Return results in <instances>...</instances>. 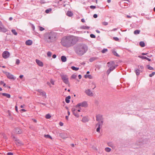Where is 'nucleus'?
<instances>
[{
  "label": "nucleus",
  "instance_id": "obj_33",
  "mask_svg": "<svg viewBox=\"0 0 155 155\" xmlns=\"http://www.w3.org/2000/svg\"><path fill=\"white\" fill-rule=\"evenodd\" d=\"M71 68L73 70H75L76 71H78L79 69L78 68L75 67L74 66H72L71 67Z\"/></svg>",
  "mask_w": 155,
  "mask_h": 155
},
{
  "label": "nucleus",
  "instance_id": "obj_4",
  "mask_svg": "<svg viewBox=\"0 0 155 155\" xmlns=\"http://www.w3.org/2000/svg\"><path fill=\"white\" fill-rule=\"evenodd\" d=\"M68 40V36L63 37L61 40V43L62 45L64 46L69 47V44Z\"/></svg>",
  "mask_w": 155,
  "mask_h": 155
},
{
  "label": "nucleus",
  "instance_id": "obj_24",
  "mask_svg": "<svg viewBox=\"0 0 155 155\" xmlns=\"http://www.w3.org/2000/svg\"><path fill=\"white\" fill-rule=\"evenodd\" d=\"M61 59L62 62H65L66 61L67 59L66 57L64 56H62L61 57Z\"/></svg>",
  "mask_w": 155,
  "mask_h": 155
},
{
  "label": "nucleus",
  "instance_id": "obj_42",
  "mask_svg": "<svg viewBox=\"0 0 155 155\" xmlns=\"http://www.w3.org/2000/svg\"><path fill=\"white\" fill-rule=\"evenodd\" d=\"M155 74V72H152L151 74H150L149 75V76L150 77H152L153 76H154Z\"/></svg>",
  "mask_w": 155,
  "mask_h": 155
},
{
  "label": "nucleus",
  "instance_id": "obj_1",
  "mask_svg": "<svg viewBox=\"0 0 155 155\" xmlns=\"http://www.w3.org/2000/svg\"><path fill=\"white\" fill-rule=\"evenodd\" d=\"M56 36L55 33L51 31L45 33L44 36V39L48 43H51L55 41Z\"/></svg>",
  "mask_w": 155,
  "mask_h": 155
},
{
  "label": "nucleus",
  "instance_id": "obj_27",
  "mask_svg": "<svg viewBox=\"0 0 155 155\" xmlns=\"http://www.w3.org/2000/svg\"><path fill=\"white\" fill-rule=\"evenodd\" d=\"M80 28L84 29H88L90 28V27L88 26L83 25L81 26Z\"/></svg>",
  "mask_w": 155,
  "mask_h": 155
},
{
  "label": "nucleus",
  "instance_id": "obj_25",
  "mask_svg": "<svg viewBox=\"0 0 155 155\" xmlns=\"http://www.w3.org/2000/svg\"><path fill=\"white\" fill-rule=\"evenodd\" d=\"M21 131L19 128H17L15 130V133L17 134H21Z\"/></svg>",
  "mask_w": 155,
  "mask_h": 155
},
{
  "label": "nucleus",
  "instance_id": "obj_29",
  "mask_svg": "<svg viewBox=\"0 0 155 155\" xmlns=\"http://www.w3.org/2000/svg\"><path fill=\"white\" fill-rule=\"evenodd\" d=\"M97 59V58L96 57H92V58H91L89 59V61L90 62H92L93 61L96 60Z\"/></svg>",
  "mask_w": 155,
  "mask_h": 155
},
{
  "label": "nucleus",
  "instance_id": "obj_18",
  "mask_svg": "<svg viewBox=\"0 0 155 155\" xmlns=\"http://www.w3.org/2000/svg\"><path fill=\"white\" fill-rule=\"evenodd\" d=\"M102 125H101V124H96V127L98 126L96 130V131L97 132L100 133L101 127H102Z\"/></svg>",
  "mask_w": 155,
  "mask_h": 155
},
{
  "label": "nucleus",
  "instance_id": "obj_49",
  "mask_svg": "<svg viewBox=\"0 0 155 155\" xmlns=\"http://www.w3.org/2000/svg\"><path fill=\"white\" fill-rule=\"evenodd\" d=\"M113 38L114 40L116 41H118L119 40L118 38L117 37H114Z\"/></svg>",
  "mask_w": 155,
  "mask_h": 155
},
{
  "label": "nucleus",
  "instance_id": "obj_61",
  "mask_svg": "<svg viewBox=\"0 0 155 155\" xmlns=\"http://www.w3.org/2000/svg\"><path fill=\"white\" fill-rule=\"evenodd\" d=\"M81 75H78V78L79 79H81Z\"/></svg>",
  "mask_w": 155,
  "mask_h": 155
},
{
  "label": "nucleus",
  "instance_id": "obj_3",
  "mask_svg": "<svg viewBox=\"0 0 155 155\" xmlns=\"http://www.w3.org/2000/svg\"><path fill=\"white\" fill-rule=\"evenodd\" d=\"M107 64L108 67L109 68V69L107 70V74L108 75L110 72L115 68L117 66L115 65L114 62L113 61H110L108 62Z\"/></svg>",
  "mask_w": 155,
  "mask_h": 155
},
{
  "label": "nucleus",
  "instance_id": "obj_38",
  "mask_svg": "<svg viewBox=\"0 0 155 155\" xmlns=\"http://www.w3.org/2000/svg\"><path fill=\"white\" fill-rule=\"evenodd\" d=\"M51 55H52V53L50 51H48L47 53V55L48 56V57H51Z\"/></svg>",
  "mask_w": 155,
  "mask_h": 155
},
{
  "label": "nucleus",
  "instance_id": "obj_16",
  "mask_svg": "<svg viewBox=\"0 0 155 155\" xmlns=\"http://www.w3.org/2000/svg\"><path fill=\"white\" fill-rule=\"evenodd\" d=\"M35 61L37 64L39 66L42 67L43 66V63L41 61L37 59L35 60Z\"/></svg>",
  "mask_w": 155,
  "mask_h": 155
},
{
  "label": "nucleus",
  "instance_id": "obj_23",
  "mask_svg": "<svg viewBox=\"0 0 155 155\" xmlns=\"http://www.w3.org/2000/svg\"><path fill=\"white\" fill-rule=\"evenodd\" d=\"M71 97L70 96H68L66 97L65 101L66 103H68L70 102V99Z\"/></svg>",
  "mask_w": 155,
  "mask_h": 155
},
{
  "label": "nucleus",
  "instance_id": "obj_35",
  "mask_svg": "<svg viewBox=\"0 0 155 155\" xmlns=\"http://www.w3.org/2000/svg\"><path fill=\"white\" fill-rule=\"evenodd\" d=\"M105 150L106 151L109 152L110 151H111V149L109 147H106L105 149Z\"/></svg>",
  "mask_w": 155,
  "mask_h": 155
},
{
  "label": "nucleus",
  "instance_id": "obj_13",
  "mask_svg": "<svg viewBox=\"0 0 155 155\" xmlns=\"http://www.w3.org/2000/svg\"><path fill=\"white\" fill-rule=\"evenodd\" d=\"M85 92L88 96L90 97H92L94 95V94L90 89L86 90L85 91Z\"/></svg>",
  "mask_w": 155,
  "mask_h": 155
},
{
  "label": "nucleus",
  "instance_id": "obj_50",
  "mask_svg": "<svg viewBox=\"0 0 155 155\" xmlns=\"http://www.w3.org/2000/svg\"><path fill=\"white\" fill-rule=\"evenodd\" d=\"M51 11V9H46L45 11V12L47 13H48L49 12Z\"/></svg>",
  "mask_w": 155,
  "mask_h": 155
},
{
  "label": "nucleus",
  "instance_id": "obj_56",
  "mask_svg": "<svg viewBox=\"0 0 155 155\" xmlns=\"http://www.w3.org/2000/svg\"><path fill=\"white\" fill-rule=\"evenodd\" d=\"M56 54H53L52 55V58H56Z\"/></svg>",
  "mask_w": 155,
  "mask_h": 155
},
{
  "label": "nucleus",
  "instance_id": "obj_63",
  "mask_svg": "<svg viewBox=\"0 0 155 155\" xmlns=\"http://www.w3.org/2000/svg\"><path fill=\"white\" fill-rule=\"evenodd\" d=\"M88 75H87V74H86L84 75V77L85 78H88Z\"/></svg>",
  "mask_w": 155,
  "mask_h": 155
},
{
  "label": "nucleus",
  "instance_id": "obj_11",
  "mask_svg": "<svg viewBox=\"0 0 155 155\" xmlns=\"http://www.w3.org/2000/svg\"><path fill=\"white\" fill-rule=\"evenodd\" d=\"M5 74L7 76V77L8 78L10 79H12L14 80L15 79V78L14 75L8 72H5Z\"/></svg>",
  "mask_w": 155,
  "mask_h": 155
},
{
  "label": "nucleus",
  "instance_id": "obj_52",
  "mask_svg": "<svg viewBox=\"0 0 155 155\" xmlns=\"http://www.w3.org/2000/svg\"><path fill=\"white\" fill-rule=\"evenodd\" d=\"M31 27L33 30L34 31L35 29V27L34 25H32Z\"/></svg>",
  "mask_w": 155,
  "mask_h": 155
},
{
  "label": "nucleus",
  "instance_id": "obj_34",
  "mask_svg": "<svg viewBox=\"0 0 155 155\" xmlns=\"http://www.w3.org/2000/svg\"><path fill=\"white\" fill-rule=\"evenodd\" d=\"M140 31L139 30H136L134 32V34L135 35L139 34L140 33Z\"/></svg>",
  "mask_w": 155,
  "mask_h": 155
},
{
  "label": "nucleus",
  "instance_id": "obj_47",
  "mask_svg": "<svg viewBox=\"0 0 155 155\" xmlns=\"http://www.w3.org/2000/svg\"><path fill=\"white\" fill-rule=\"evenodd\" d=\"M20 63V60L18 59H17L16 60V64H19Z\"/></svg>",
  "mask_w": 155,
  "mask_h": 155
},
{
  "label": "nucleus",
  "instance_id": "obj_59",
  "mask_svg": "<svg viewBox=\"0 0 155 155\" xmlns=\"http://www.w3.org/2000/svg\"><path fill=\"white\" fill-rule=\"evenodd\" d=\"M15 109L16 111L17 112L18 111V107L16 106H15Z\"/></svg>",
  "mask_w": 155,
  "mask_h": 155
},
{
  "label": "nucleus",
  "instance_id": "obj_46",
  "mask_svg": "<svg viewBox=\"0 0 155 155\" xmlns=\"http://www.w3.org/2000/svg\"><path fill=\"white\" fill-rule=\"evenodd\" d=\"M90 36L91 38H95L96 37L95 35L93 34H91L90 35Z\"/></svg>",
  "mask_w": 155,
  "mask_h": 155
},
{
  "label": "nucleus",
  "instance_id": "obj_12",
  "mask_svg": "<svg viewBox=\"0 0 155 155\" xmlns=\"http://www.w3.org/2000/svg\"><path fill=\"white\" fill-rule=\"evenodd\" d=\"M10 56V53L8 51H4L2 54V56L5 59L8 58Z\"/></svg>",
  "mask_w": 155,
  "mask_h": 155
},
{
  "label": "nucleus",
  "instance_id": "obj_45",
  "mask_svg": "<svg viewBox=\"0 0 155 155\" xmlns=\"http://www.w3.org/2000/svg\"><path fill=\"white\" fill-rule=\"evenodd\" d=\"M76 77L77 75L75 74H73V75H72L71 76V78L73 79L75 78Z\"/></svg>",
  "mask_w": 155,
  "mask_h": 155
},
{
  "label": "nucleus",
  "instance_id": "obj_57",
  "mask_svg": "<svg viewBox=\"0 0 155 155\" xmlns=\"http://www.w3.org/2000/svg\"><path fill=\"white\" fill-rule=\"evenodd\" d=\"M88 78H89V79H91V75H88Z\"/></svg>",
  "mask_w": 155,
  "mask_h": 155
},
{
  "label": "nucleus",
  "instance_id": "obj_36",
  "mask_svg": "<svg viewBox=\"0 0 155 155\" xmlns=\"http://www.w3.org/2000/svg\"><path fill=\"white\" fill-rule=\"evenodd\" d=\"M112 52H113V54L114 55H115L116 56H117V57L119 56V55L117 53V52L115 51H113Z\"/></svg>",
  "mask_w": 155,
  "mask_h": 155
},
{
  "label": "nucleus",
  "instance_id": "obj_31",
  "mask_svg": "<svg viewBox=\"0 0 155 155\" xmlns=\"http://www.w3.org/2000/svg\"><path fill=\"white\" fill-rule=\"evenodd\" d=\"M141 47H144L145 46V44L144 43L143 41H140V42L139 43Z\"/></svg>",
  "mask_w": 155,
  "mask_h": 155
},
{
  "label": "nucleus",
  "instance_id": "obj_32",
  "mask_svg": "<svg viewBox=\"0 0 155 155\" xmlns=\"http://www.w3.org/2000/svg\"><path fill=\"white\" fill-rule=\"evenodd\" d=\"M135 72L137 75H139L140 74V70L138 69H136Z\"/></svg>",
  "mask_w": 155,
  "mask_h": 155
},
{
  "label": "nucleus",
  "instance_id": "obj_8",
  "mask_svg": "<svg viewBox=\"0 0 155 155\" xmlns=\"http://www.w3.org/2000/svg\"><path fill=\"white\" fill-rule=\"evenodd\" d=\"M96 120L98 122L97 124H101L103 125V119L102 116L101 114H98L96 116Z\"/></svg>",
  "mask_w": 155,
  "mask_h": 155
},
{
  "label": "nucleus",
  "instance_id": "obj_26",
  "mask_svg": "<svg viewBox=\"0 0 155 155\" xmlns=\"http://www.w3.org/2000/svg\"><path fill=\"white\" fill-rule=\"evenodd\" d=\"M107 144L110 147L112 148H114L115 147L113 143L111 142L108 143Z\"/></svg>",
  "mask_w": 155,
  "mask_h": 155
},
{
  "label": "nucleus",
  "instance_id": "obj_6",
  "mask_svg": "<svg viewBox=\"0 0 155 155\" xmlns=\"http://www.w3.org/2000/svg\"><path fill=\"white\" fill-rule=\"evenodd\" d=\"M69 47L73 45L76 42V39L73 36H68Z\"/></svg>",
  "mask_w": 155,
  "mask_h": 155
},
{
  "label": "nucleus",
  "instance_id": "obj_17",
  "mask_svg": "<svg viewBox=\"0 0 155 155\" xmlns=\"http://www.w3.org/2000/svg\"><path fill=\"white\" fill-rule=\"evenodd\" d=\"M60 136L62 138L65 139L68 137V135L66 133H63L60 134Z\"/></svg>",
  "mask_w": 155,
  "mask_h": 155
},
{
  "label": "nucleus",
  "instance_id": "obj_54",
  "mask_svg": "<svg viewBox=\"0 0 155 155\" xmlns=\"http://www.w3.org/2000/svg\"><path fill=\"white\" fill-rule=\"evenodd\" d=\"M8 155H13V153L12 152H8L7 153Z\"/></svg>",
  "mask_w": 155,
  "mask_h": 155
},
{
  "label": "nucleus",
  "instance_id": "obj_40",
  "mask_svg": "<svg viewBox=\"0 0 155 155\" xmlns=\"http://www.w3.org/2000/svg\"><path fill=\"white\" fill-rule=\"evenodd\" d=\"M38 27L39 28V29L40 31H42L45 30V28L39 26Z\"/></svg>",
  "mask_w": 155,
  "mask_h": 155
},
{
  "label": "nucleus",
  "instance_id": "obj_58",
  "mask_svg": "<svg viewBox=\"0 0 155 155\" xmlns=\"http://www.w3.org/2000/svg\"><path fill=\"white\" fill-rule=\"evenodd\" d=\"M21 110L23 112H25L26 111V110L24 109H21Z\"/></svg>",
  "mask_w": 155,
  "mask_h": 155
},
{
  "label": "nucleus",
  "instance_id": "obj_41",
  "mask_svg": "<svg viewBox=\"0 0 155 155\" xmlns=\"http://www.w3.org/2000/svg\"><path fill=\"white\" fill-rule=\"evenodd\" d=\"M108 50L107 49H104L101 52L103 53H104L107 51Z\"/></svg>",
  "mask_w": 155,
  "mask_h": 155
},
{
  "label": "nucleus",
  "instance_id": "obj_64",
  "mask_svg": "<svg viewBox=\"0 0 155 155\" xmlns=\"http://www.w3.org/2000/svg\"><path fill=\"white\" fill-rule=\"evenodd\" d=\"M23 77V75H21L19 76V78H22Z\"/></svg>",
  "mask_w": 155,
  "mask_h": 155
},
{
  "label": "nucleus",
  "instance_id": "obj_44",
  "mask_svg": "<svg viewBox=\"0 0 155 155\" xmlns=\"http://www.w3.org/2000/svg\"><path fill=\"white\" fill-rule=\"evenodd\" d=\"M45 137H46L49 138L51 139H52L50 135H49L48 134H47V135H45Z\"/></svg>",
  "mask_w": 155,
  "mask_h": 155
},
{
  "label": "nucleus",
  "instance_id": "obj_39",
  "mask_svg": "<svg viewBox=\"0 0 155 155\" xmlns=\"http://www.w3.org/2000/svg\"><path fill=\"white\" fill-rule=\"evenodd\" d=\"M147 68L150 70H152L153 69V68L150 66L149 65H147Z\"/></svg>",
  "mask_w": 155,
  "mask_h": 155
},
{
  "label": "nucleus",
  "instance_id": "obj_30",
  "mask_svg": "<svg viewBox=\"0 0 155 155\" xmlns=\"http://www.w3.org/2000/svg\"><path fill=\"white\" fill-rule=\"evenodd\" d=\"M11 31L12 33L15 35H16L18 34L17 32L16 31L15 29H12L11 30Z\"/></svg>",
  "mask_w": 155,
  "mask_h": 155
},
{
  "label": "nucleus",
  "instance_id": "obj_14",
  "mask_svg": "<svg viewBox=\"0 0 155 155\" xmlns=\"http://www.w3.org/2000/svg\"><path fill=\"white\" fill-rule=\"evenodd\" d=\"M37 91L40 93V94L44 98L46 97V93L45 92L41 90H38Z\"/></svg>",
  "mask_w": 155,
  "mask_h": 155
},
{
  "label": "nucleus",
  "instance_id": "obj_5",
  "mask_svg": "<svg viewBox=\"0 0 155 155\" xmlns=\"http://www.w3.org/2000/svg\"><path fill=\"white\" fill-rule=\"evenodd\" d=\"M61 79L63 82L66 84H69L68 76L66 74H61L60 75Z\"/></svg>",
  "mask_w": 155,
  "mask_h": 155
},
{
  "label": "nucleus",
  "instance_id": "obj_60",
  "mask_svg": "<svg viewBox=\"0 0 155 155\" xmlns=\"http://www.w3.org/2000/svg\"><path fill=\"white\" fill-rule=\"evenodd\" d=\"M147 54V53H142L141 54L142 55H146Z\"/></svg>",
  "mask_w": 155,
  "mask_h": 155
},
{
  "label": "nucleus",
  "instance_id": "obj_2",
  "mask_svg": "<svg viewBox=\"0 0 155 155\" xmlns=\"http://www.w3.org/2000/svg\"><path fill=\"white\" fill-rule=\"evenodd\" d=\"M88 48L87 45L81 44L77 46L75 49V52L79 55H82L87 51Z\"/></svg>",
  "mask_w": 155,
  "mask_h": 155
},
{
  "label": "nucleus",
  "instance_id": "obj_55",
  "mask_svg": "<svg viewBox=\"0 0 155 155\" xmlns=\"http://www.w3.org/2000/svg\"><path fill=\"white\" fill-rule=\"evenodd\" d=\"M97 15L96 14H95L93 15V17L95 18H97Z\"/></svg>",
  "mask_w": 155,
  "mask_h": 155
},
{
  "label": "nucleus",
  "instance_id": "obj_19",
  "mask_svg": "<svg viewBox=\"0 0 155 155\" xmlns=\"http://www.w3.org/2000/svg\"><path fill=\"white\" fill-rule=\"evenodd\" d=\"M32 44V41L31 40H28L26 41L25 42V44L27 45H30Z\"/></svg>",
  "mask_w": 155,
  "mask_h": 155
},
{
  "label": "nucleus",
  "instance_id": "obj_7",
  "mask_svg": "<svg viewBox=\"0 0 155 155\" xmlns=\"http://www.w3.org/2000/svg\"><path fill=\"white\" fill-rule=\"evenodd\" d=\"M149 142V140L147 139H141L137 141V144L140 145L142 144L147 143Z\"/></svg>",
  "mask_w": 155,
  "mask_h": 155
},
{
  "label": "nucleus",
  "instance_id": "obj_20",
  "mask_svg": "<svg viewBox=\"0 0 155 155\" xmlns=\"http://www.w3.org/2000/svg\"><path fill=\"white\" fill-rule=\"evenodd\" d=\"M88 120H89L88 118V117H84L82 118V121L84 123L88 121Z\"/></svg>",
  "mask_w": 155,
  "mask_h": 155
},
{
  "label": "nucleus",
  "instance_id": "obj_21",
  "mask_svg": "<svg viewBox=\"0 0 155 155\" xmlns=\"http://www.w3.org/2000/svg\"><path fill=\"white\" fill-rule=\"evenodd\" d=\"M1 94H2V95L3 96H5V97H6L7 98H10L11 97V95L9 94L5 93H1Z\"/></svg>",
  "mask_w": 155,
  "mask_h": 155
},
{
  "label": "nucleus",
  "instance_id": "obj_62",
  "mask_svg": "<svg viewBox=\"0 0 155 155\" xmlns=\"http://www.w3.org/2000/svg\"><path fill=\"white\" fill-rule=\"evenodd\" d=\"M81 21L82 22H84L85 21L84 19H82L81 20Z\"/></svg>",
  "mask_w": 155,
  "mask_h": 155
},
{
  "label": "nucleus",
  "instance_id": "obj_22",
  "mask_svg": "<svg viewBox=\"0 0 155 155\" xmlns=\"http://www.w3.org/2000/svg\"><path fill=\"white\" fill-rule=\"evenodd\" d=\"M138 57H139L141 59H146L148 61H151V59H150L149 58L145 56H139Z\"/></svg>",
  "mask_w": 155,
  "mask_h": 155
},
{
  "label": "nucleus",
  "instance_id": "obj_15",
  "mask_svg": "<svg viewBox=\"0 0 155 155\" xmlns=\"http://www.w3.org/2000/svg\"><path fill=\"white\" fill-rule=\"evenodd\" d=\"M72 111L73 114L76 117H79V114L77 112V110L74 108H72L71 109Z\"/></svg>",
  "mask_w": 155,
  "mask_h": 155
},
{
  "label": "nucleus",
  "instance_id": "obj_9",
  "mask_svg": "<svg viewBox=\"0 0 155 155\" xmlns=\"http://www.w3.org/2000/svg\"><path fill=\"white\" fill-rule=\"evenodd\" d=\"M88 104L87 102L84 101L83 102L80 103L78 104L76 106V107H86L87 106Z\"/></svg>",
  "mask_w": 155,
  "mask_h": 155
},
{
  "label": "nucleus",
  "instance_id": "obj_37",
  "mask_svg": "<svg viewBox=\"0 0 155 155\" xmlns=\"http://www.w3.org/2000/svg\"><path fill=\"white\" fill-rule=\"evenodd\" d=\"M51 117V115L49 114H47L45 115V118L47 119H49Z\"/></svg>",
  "mask_w": 155,
  "mask_h": 155
},
{
  "label": "nucleus",
  "instance_id": "obj_51",
  "mask_svg": "<svg viewBox=\"0 0 155 155\" xmlns=\"http://www.w3.org/2000/svg\"><path fill=\"white\" fill-rule=\"evenodd\" d=\"M90 7L91 9H94L96 8V7L94 5H91L90 6Z\"/></svg>",
  "mask_w": 155,
  "mask_h": 155
},
{
  "label": "nucleus",
  "instance_id": "obj_48",
  "mask_svg": "<svg viewBox=\"0 0 155 155\" xmlns=\"http://www.w3.org/2000/svg\"><path fill=\"white\" fill-rule=\"evenodd\" d=\"M50 82L52 85L54 84V80L53 79H51Z\"/></svg>",
  "mask_w": 155,
  "mask_h": 155
},
{
  "label": "nucleus",
  "instance_id": "obj_28",
  "mask_svg": "<svg viewBox=\"0 0 155 155\" xmlns=\"http://www.w3.org/2000/svg\"><path fill=\"white\" fill-rule=\"evenodd\" d=\"M67 15L68 16L71 17L73 15V13L71 11H68L67 13Z\"/></svg>",
  "mask_w": 155,
  "mask_h": 155
},
{
  "label": "nucleus",
  "instance_id": "obj_53",
  "mask_svg": "<svg viewBox=\"0 0 155 155\" xmlns=\"http://www.w3.org/2000/svg\"><path fill=\"white\" fill-rule=\"evenodd\" d=\"M59 124L60 126H62L63 125V123L62 122H60L59 123Z\"/></svg>",
  "mask_w": 155,
  "mask_h": 155
},
{
  "label": "nucleus",
  "instance_id": "obj_43",
  "mask_svg": "<svg viewBox=\"0 0 155 155\" xmlns=\"http://www.w3.org/2000/svg\"><path fill=\"white\" fill-rule=\"evenodd\" d=\"M102 24L103 25H104L106 26L108 25V23L107 22L104 21L102 22Z\"/></svg>",
  "mask_w": 155,
  "mask_h": 155
},
{
  "label": "nucleus",
  "instance_id": "obj_10",
  "mask_svg": "<svg viewBox=\"0 0 155 155\" xmlns=\"http://www.w3.org/2000/svg\"><path fill=\"white\" fill-rule=\"evenodd\" d=\"M0 31L5 32L7 31V29L5 28L1 21H0Z\"/></svg>",
  "mask_w": 155,
  "mask_h": 155
}]
</instances>
